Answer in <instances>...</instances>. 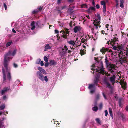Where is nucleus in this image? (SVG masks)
<instances>
[{
    "label": "nucleus",
    "instance_id": "obj_1",
    "mask_svg": "<svg viewBox=\"0 0 128 128\" xmlns=\"http://www.w3.org/2000/svg\"><path fill=\"white\" fill-rule=\"evenodd\" d=\"M105 62L106 64V67L108 70V73L105 71L102 65V64H101V68L96 70V71H98L99 72H101L104 75L106 76L107 75L108 76H110V74H112L113 75L110 78V80L112 84H114L115 82V78L116 77V72L114 71L115 69V66L112 64H111L110 62H109L107 57L105 58Z\"/></svg>",
    "mask_w": 128,
    "mask_h": 128
},
{
    "label": "nucleus",
    "instance_id": "obj_2",
    "mask_svg": "<svg viewBox=\"0 0 128 128\" xmlns=\"http://www.w3.org/2000/svg\"><path fill=\"white\" fill-rule=\"evenodd\" d=\"M16 50H15L12 54L11 51H10L5 55L4 60V67L7 69V66L9 64V61L12 58V57H11V56H14L16 54Z\"/></svg>",
    "mask_w": 128,
    "mask_h": 128
},
{
    "label": "nucleus",
    "instance_id": "obj_3",
    "mask_svg": "<svg viewBox=\"0 0 128 128\" xmlns=\"http://www.w3.org/2000/svg\"><path fill=\"white\" fill-rule=\"evenodd\" d=\"M97 65L96 64H93L91 67V69L92 70L94 71L93 72L94 73L95 72H97V76L96 77L95 80H94V85H95V86H98V83L99 81V78L100 77V73L103 74L101 72H99L98 71H96V70H98L99 68H100V67H98V66L96 67Z\"/></svg>",
    "mask_w": 128,
    "mask_h": 128
},
{
    "label": "nucleus",
    "instance_id": "obj_4",
    "mask_svg": "<svg viewBox=\"0 0 128 128\" xmlns=\"http://www.w3.org/2000/svg\"><path fill=\"white\" fill-rule=\"evenodd\" d=\"M100 18L101 17L100 15L99 14H97L96 19L94 21L93 24L94 25V27L93 28H91L93 32L94 33V30H97L98 27L99 28L100 27Z\"/></svg>",
    "mask_w": 128,
    "mask_h": 128
},
{
    "label": "nucleus",
    "instance_id": "obj_5",
    "mask_svg": "<svg viewBox=\"0 0 128 128\" xmlns=\"http://www.w3.org/2000/svg\"><path fill=\"white\" fill-rule=\"evenodd\" d=\"M6 69V74L5 72L4 69V68H2V70L3 74L4 81H5L6 80L8 82H10L11 80V75L10 71L8 69V66H7V68L4 67Z\"/></svg>",
    "mask_w": 128,
    "mask_h": 128
},
{
    "label": "nucleus",
    "instance_id": "obj_6",
    "mask_svg": "<svg viewBox=\"0 0 128 128\" xmlns=\"http://www.w3.org/2000/svg\"><path fill=\"white\" fill-rule=\"evenodd\" d=\"M37 76L38 78L42 82L45 81L46 82H48L49 80L47 76H44L43 74L40 72H37Z\"/></svg>",
    "mask_w": 128,
    "mask_h": 128
},
{
    "label": "nucleus",
    "instance_id": "obj_7",
    "mask_svg": "<svg viewBox=\"0 0 128 128\" xmlns=\"http://www.w3.org/2000/svg\"><path fill=\"white\" fill-rule=\"evenodd\" d=\"M60 33H62V36L64 38H66L69 34L68 30L67 28L62 30L60 32Z\"/></svg>",
    "mask_w": 128,
    "mask_h": 128
},
{
    "label": "nucleus",
    "instance_id": "obj_8",
    "mask_svg": "<svg viewBox=\"0 0 128 128\" xmlns=\"http://www.w3.org/2000/svg\"><path fill=\"white\" fill-rule=\"evenodd\" d=\"M78 38H76V41H74L72 40H71L70 41H68V42L71 45L72 47H72V48H73L74 47V46H75V45H77V44H75V43L80 42V41L78 40Z\"/></svg>",
    "mask_w": 128,
    "mask_h": 128
},
{
    "label": "nucleus",
    "instance_id": "obj_9",
    "mask_svg": "<svg viewBox=\"0 0 128 128\" xmlns=\"http://www.w3.org/2000/svg\"><path fill=\"white\" fill-rule=\"evenodd\" d=\"M88 88L90 90V94H92L95 92L96 90V87L95 86V85H94L93 84H90L89 85Z\"/></svg>",
    "mask_w": 128,
    "mask_h": 128
},
{
    "label": "nucleus",
    "instance_id": "obj_10",
    "mask_svg": "<svg viewBox=\"0 0 128 128\" xmlns=\"http://www.w3.org/2000/svg\"><path fill=\"white\" fill-rule=\"evenodd\" d=\"M120 54L122 55L123 58H126L128 56V50H124L123 51L120 52Z\"/></svg>",
    "mask_w": 128,
    "mask_h": 128
},
{
    "label": "nucleus",
    "instance_id": "obj_11",
    "mask_svg": "<svg viewBox=\"0 0 128 128\" xmlns=\"http://www.w3.org/2000/svg\"><path fill=\"white\" fill-rule=\"evenodd\" d=\"M10 89V87H6L4 88V89L1 91V94L3 95L5 94L7 92L9 91Z\"/></svg>",
    "mask_w": 128,
    "mask_h": 128
},
{
    "label": "nucleus",
    "instance_id": "obj_12",
    "mask_svg": "<svg viewBox=\"0 0 128 128\" xmlns=\"http://www.w3.org/2000/svg\"><path fill=\"white\" fill-rule=\"evenodd\" d=\"M82 29V28L80 26H76L74 29V32L76 33L78 32L81 30Z\"/></svg>",
    "mask_w": 128,
    "mask_h": 128
},
{
    "label": "nucleus",
    "instance_id": "obj_13",
    "mask_svg": "<svg viewBox=\"0 0 128 128\" xmlns=\"http://www.w3.org/2000/svg\"><path fill=\"white\" fill-rule=\"evenodd\" d=\"M52 48L51 45L49 44H47L46 45L44 50V51H48V50H50Z\"/></svg>",
    "mask_w": 128,
    "mask_h": 128
},
{
    "label": "nucleus",
    "instance_id": "obj_14",
    "mask_svg": "<svg viewBox=\"0 0 128 128\" xmlns=\"http://www.w3.org/2000/svg\"><path fill=\"white\" fill-rule=\"evenodd\" d=\"M104 82L105 84L107 85V87L109 88H111V86L110 83L108 81L107 79L105 78L104 80Z\"/></svg>",
    "mask_w": 128,
    "mask_h": 128
},
{
    "label": "nucleus",
    "instance_id": "obj_15",
    "mask_svg": "<svg viewBox=\"0 0 128 128\" xmlns=\"http://www.w3.org/2000/svg\"><path fill=\"white\" fill-rule=\"evenodd\" d=\"M112 40L111 43L112 45H114V44H116V42H117L118 40V38H113Z\"/></svg>",
    "mask_w": 128,
    "mask_h": 128
},
{
    "label": "nucleus",
    "instance_id": "obj_16",
    "mask_svg": "<svg viewBox=\"0 0 128 128\" xmlns=\"http://www.w3.org/2000/svg\"><path fill=\"white\" fill-rule=\"evenodd\" d=\"M38 70L40 71L39 72L44 74H46V71L42 68L39 67L38 68Z\"/></svg>",
    "mask_w": 128,
    "mask_h": 128
},
{
    "label": "nucleus",
    "instance_id": "obj_17",
    "mask_svg": "<svg viewBox=\"0 0 128 128\" xmlns=\"http://www.w3.org/2000/svg\"><path fill=\"white\" fill-rule=\"evenodd\" d=\"M95 8L94 7H90L88 9V11L89 13H92L95 11Z\"/></svg>",
    "mask_w": 128,
    "mask_h": 128
},
{
    "label": "nucleus",
    "instance_id": "obj_18",
    "mask_svg": "<svg viewBox=\"0 0 128 128\" xmlns=\"http://www.w3.org/2000/svg\"><path fill=\"white\" fill-rule=\"evenodd\" d=\"M123 58V57L120 58L119 62L120 63L122 64L124 63H125L126 62V59L125 58Z\"/></svg>",
    "mask_w": 128,
    "mask_h": 128
},
{
    "label": "nucleus",
    "instance_id": "obj_19",
    "mask_svg": "<svg viewBox=\"0 0 128 128\" xmlns=\"http://www.w3.org/2000/svg\"><path fill=\"white\" fill-rule=\"evenodd\" d=\"M124 50V46H118V50L120 53V52L123 51Z\"/></svg>",
    "mask_w": 128,
    "mask_h": 128
},
{
    "label": "nucleus",
    "instance_id": "obj_20",
    "mask_svg": "<svg viewBox=\"0 0 128 128\" xmlns=\"http://www.w3.org/2000/svg\"><path fill=\"white\" fill-rule=\"evenodd\" d=\"M98 32L96 33H95L94 35L93 36L92 38L93 40H95L98 39Z\"/></svg>",
    "mask_w": 128,
    "mask_h": 128
},
{
    "label": "nucleus",
    "instance_id": "obj_21",
    "mask_svg": "<svg viewBox=\"0 0 128 128\" xmlns=\"http://www.w3.org/2000/svg\"><path fill=\"white\" fill-rule=\"evenodd\" d=\"M36 22H33L31 24V26L32 28H31V30H33L36 28Z\"/></svg>",
    "mask_w": 128,
    "mask_h": 128
},
{
    "label": "nucleus",
    "instance_id": "obj_22",
    "mask_svg": "<svg viewBox=\"0 0 128 128\" xmlns=\"http://www.w3.org/2000/svg\"><path fill=\"white\" fill-rule=\"evenodd\" d=\"M62 50L63 53L64 54H65L67 51L68 48L66 46H64L62 48Z\"/></svg>",
    "mask_w": 128,
    "mask_h": 128
},
{
    "label": "nucleus",
    "instance_id": "obj_23",
    "mask_svg": "<svg viewBox=\"0 0 128 128\" xmlns=\"http://www.w3.org/2000/svg\"><path fill=\"white\" fill-rule=\"evenodd\" d=\"M97 104V102H96L94 104V105L95 106L94 107H93L92 108L93 110L96 112H97L98 110V108L96 106Z\"/></svg>",
    "mask_w": 128,
    "mask_h": 128
},
{
    "label": "nucleus",
    "instance_id": "obj_24",
    "mask_svg": "<svg viewBox=\"0 0 128 128\" xmlns=\"http://www.w3.org/2000/svg\"><path fill=\"white\" fill-rule=\"evenodd\" d=\"M56 64V62L54 60H51L49 64L50 65H55Z\"/></svg>",
    "mask_w": 128,
    "mask_h": 128
},
{
    "label": "nucleus",
    "instance_id": "obj_25",
    "mask_svg": "<svg viewBox=\"0 0 128 128\" xmlns=\"http://www.w3.org/2000/svg\"><path fill=\"white\" fill-rule=\"evenodd\" d=\"M120 84L122 87L124 86V89L126 88V83L125 82H120Z\"/></svg>",
    "mask_w": 128,
    "mask_h": 128
},
{
    "label": "nucleus",
    "instance_id": "obj_26",
    "mask_svg": "<svg viewBox=\"0 0 128 128\" xmlns=\"http://www.w3.org/2000/svg\"><path fill=\"white\" fill-rule=\"evenodd\" d=\"M109 112L110 116L113 118V115L112 110L111 108H109Z\"/></svg>",
    "mask_w": 128,
    "mask_h": 128
},
{
    "label": "nucleus",
    "instance_id": "obj_27",
    "mask_svg": "<svg viewBox=\"0 0 128 128\" xmlns=\"http://www.w3.org/2000/svg\"><path fill=\"white\" fill-rule=\"evenodd\" d=\"M95 120L98 124H99L100 125L102 124V122L99 118H96L95 119Z\"/></svg>",
    "mask_w": 128,
    "mask_h": 128
},
{
    "label": "nucleus",
    "instance_id": "obj_28",
    "mask_svg": "<svg viewBox=\"0 0 128 128\" xmlns=\"http://www.w3.org/2000/svg\"><path fill=\"white\" fill-rule=\"evenodd\" d=\"M5 107V105L4 104H3L0 106V110H2L4 109Z\"/></svg>",
    "mask_w": 128,
    "mask_h": 128
},
{
    "label": "nucleus",
    "instance_id": "obj_29",
    "mask_svg": "<svg viewBox=\"0 0 128 128\" xmlns=\"http://www.w3.org/2000/svg\"><path fill=\"white\" fill-rule=\"evenodd\" d=\"M100 94H97L96 95V100L97 101L98 100H99V99L100 98Z\"/></svg>",
    "mask_w": 128,
    "mask_h": 128
},
{
    "label": "nucleus",
    "instance_id": "obj_30",
    "mask_svg": "<svg viewBox=\"0 0 128 128\" xmlns=\"http://www.w3.org/2000/svg\"><path fill=\"white\" fill-rule=\"evenodd\" d=\"M106 49L104 48H102L100 50V51L101 52H102L103 53H104V54L105 53V52H106Z\"/></svg>",
    "mask_w": 128,
    "mask_h": 128
},
{
    "label": "nucleus",
    "instance_id": "obj_31",
    "mask_svg": "<svg viewBox=\"0 0 128 128\" xmlns=\"http://www.w3.org/2000/svg\"><path fill=\"white\" fill-rule=\"evenodd\" d=\"M44 59L45 61L46 62H48V60L47 57L46 56H45L44 58Z\"/></svg>",
    "mask_w": 128,
    "mask_h": 128
},
{
    "label": "nucleus",
    "instance_id": "obj_32",
    "mask_svg": "<svg viewBox=\"0 0 128 128\" xmlns=\"http://www.w3.org/2000/svg\"><path fill=\"white\" fill-rule=\"evenodd\" d=\"M41 61V60L40 59H39L37 60L36 62V63L37 64H39Z\"/></svg>",
    "mask_w": 128,
    "mask_h": 128
},
{
    "label": "nucleus",
    "instance_id": "obj_33",
    "mask_svg": "<svg viewBox=\"0 0 128 128\" xmlns=\"http://www.w3.org/2000/svg\"><path fill=\"white\" fill-rule=\"evenodd\" d=\"M12 42H8L6 45V47H8L10 46L11 44L12 43Z\"/></svg>",
    "mask_w": 128,
    "mask_h": 128
},
{
    "label": "nucleus",
    "instance_id": "obj_34",
    "mask_svg": "<svg viewBox=\"0 0 128 128\" xmlns=\"http://www.w3.org/2000/svg\"><path fill=\"white\" fill-rule=\"evenodd\" d=\"M75 7V6H73L72 8H70L68 9V11L71 12L72 10H73L74 8Z\"/></svg>",
    "mask_w": 128,
    "mask_h": 128
},
{
    "label": "nucleus",
    "instance_id": "obj_35",
    "mask_svg": "<svg viewBox=\"0 0 128 128\" xmlns=\"http://www.w3.org/2000/svg\"><path fill=\"white\" fill-rule=\"evenodd\" d=\"M38 12V10L37 9L34 10L32 12L33 14H35L37 13Z\"/></svg>",
    "mask_w": 128,
    "mask_h": 128
},
{
    "label": "nucleus",
    "instance_id": "obj_36",
    "mask_svg": "<svg viewBox=\"0 0 128 128\" xmlns=\"http://www.w3.org/2000/svg\"><path fill=\"white\" fill-rule=\"evenodd\" d=\"M38 12V10L37 9L34 10L32 12L33 14H35L37 13Z\"/></svg>",
    "mask_w": 128,
    "mask_h": 128
},
{
    "label": "nucleus",
    "instance_id": "obj_37",
    "mask_svg": "<svg viewBox=\"0 0 128 128\" xmlns=\"http://www.w3.org/2000/svg\"><path fill=\"white\" fill-rule=\"evenodd\" d=\"M81 8H87V6L86 4H83L81 5Z\"/></svg>",
    "mask_w": 128,
    "mask_h": 128
},
{
    "label": "nucleus",
    "instance_id": "obj_38",
    "mask_svg": "<svg viewBox=\"0 0 128 128\" xmlns=\"http://www.w3.org/2000/svg\"><path fill=\"white\" fill-rule=\"evenodd\" d=\"M106 12V6H103V12L104 13H105Z\"/></svg>",
    "mask_w": 128,
    "mask_h": 128
},
{
    "label": "nucleus",
    "instance_id": "obj_39",
    "mask_svg": "<svg viewBox=\"0 0 128 128\" xmlns=\"http://www.w3.org/2000/svg\"><path fill=\"white\" fill-rule=\"evenodd\" d=\"M113 49L115 50H118V46H114V44Z\"/></svg>",
    "mask_w": 128,
    "mask_h": 128
},
{
    "label": "nucleus",
    "instance_id": "obj_40",
    "mask_svg": "<svg viewBox=\"0 0 128 128\" xmlns=\"http://www.w3.org/2000/svg\"><path fill=\"white\" fill-rule=\"evenodd\" d=\"M103 106V104L102 103H101L99 105V107L100 110H101Z\"/></svg>",
    "mask_w": 128,
    "mask_h": 128
},
{
    "label": "nucleus",
    "instance_id": "obj_41",
    "mask_svg": "<svg viewBox=\"0 0 128 128\" xmlns=\"http://www.w3.org/2000/svg\"><path fill=\"white\" fill-rule=\"evenodd\" d=\"M80 54L81 56H82L85 54V52L82 50H81L80 51Z\"/></svg>",
    "mask_w": 128,
    "mask_h": 128
},
{
    "label": "nucleus",
    "instance_id": "obj_42",
    "mask_svg": "<svg viewBox=\"0 0 128 128\" xmlns=\"http://www.w3.org/2000/svg\"><path fill=\"white\" fill-rule=\"evenodd\" d=\"M101 4L102 5H103V6H106V3L104 1H102L101 2Z\"/></svg>",
    "mask_w": 128,
    "mask_h": 128
},
{
    "label": "nucleus",
    "instance_id": "obj_43",
    "mask_svg": "<svg viewBox=\"0 0 128 128\" xmlns=\"http://www.w3.org/2000/svg\"><path fill=\"white\" fill-rule=\"evenodd\" d=\"M8 97L6 96H4L2 97V99L4 100H5L7 99Z\"/></svg>",
    "mask_w": 128,
    "mask_h": 128
},
{
    "label": "nucleus",
    "instance_id": "obj_44",
    "mask_svg": "<svg viewBox=\"0 0 128 128\" xmlns=\"http://www.w3.org/2000/svg\"><path fill=\"white\" fill-rule=\"evenodd\" d=\"M42 9V7L41 6L40 8H38L37 9L38 10V12L41 11Z\"/></svg>",
    "mask_w": 128,
    "mask_h": 128
},
{
    "label": "nucleus",
    "instance_id": "obj_45",
    "mask_svg": "<svg viewBox=\"0 0 128 128\" xmlns=\"http://www.w3.org/2000/svg\"><path fill=\"white\" fill-rule=\"evenodd\" d=\"M5 8V10H7V5L5 3L3 4Z\"/></svg>",
    "mask_w": 128,
    "mask_h": 128
},
{
    "label": "nucleus",
    "instance_id": "obj_46",
    "mask_svg": "<svg viewBox=\"0 0 128 128\" xmlns=\"http://www.w3.org/2000/svg\"><path fill=\"white\" fill-rule=\"evenodd\" d=\"M62 0H58L57 2V4H60L62 2Z\"/></svg>",
    "mask_w": 128,
    "mask_h": 128
},
{
    "label": "nucleus",
    "instance_id": "obj_47",
    "mask_svg": "<svg viewBox=\"0 0 128 128\" xmlns=\"http://www.w3.org/2000/svg\"><path fill=\"white\" fill-rule=\"evenodd\" d=\"M105 116H107L108 114V111L107 110H106L105 111Z\"/></svg>",
    "mask_w": 128,
    "mask_h": 128
},
{
    "label": "nucleus",
    "instance_id": "obj_48",
    "mask_svg": "<svg viewBox=\"0 0 128 128\" xmlns=\"http://www.w3.org/2000/svg\"><path fill=\"white\" fill-rule=\"evenodd\" d=\"M102 94H103V96L104 97V99L106 100V99L107 98H106V96L105 94H104V92H103L102 93Z\"/></svg>",
    "mask_w": 128,
    "mask_h": 128
},
{
    "label": "nucleus",
    "instance_id": "obj_49",
    "mask_svg": "<svg viewBox=\"0 0 128 128\" xmlns=\"http://www.w3.org/2000/svg\"><path fill=\"white\" fill-rule=\"evenodd\" d=\"M49 64V63H48V62H46L45 64V66L46 67H48Z\"/></svg>",
    "mask_w": 128,
    "mask_h": 128
},
{
    "label": "nucleus",
    "instance_id": "obj_50",
    "mask_svg": "<svg viewBox=\"0 0 128 128\" xmlns=\"http://www.w3.org/2000/svg\"><path fill=\"white\" fill-rule=\"evenodd\" d=\"M40 63V65L41 66H44V64L43 61H41Z\"/></svg>",
    "mask_w": 128,
    "mask_h": 128
},
{
    "label": "nucleus",
    "instance_id": "obj_51",
    "mask_svg": "<svg viewBox=\"0 0 128 128\" xmlns=\"http://www.w3.org/2000/svg\"><path fill=\"white\" fill-rule=\"evenodd\" d=\"M5 112H0V116H1L2 114H3L4 115H5Z\"/></svg>",
    "mask_w": 128,
    "mask_h": 128
},
{
    "label": "nucleus",
    "instance_id": "obj_52",
    "mask_svg": "<svg viewBox=\"0 0 128 128\" xmlns=\"http://www.w3.org/2000/svg\"><path fill=\"white\" fill-rule=\"evenodd\" d=\"M20 81L19 80H17L16 82V84H20Z\"/></svg>",
    "mask_w": 128,
    "mask_h": 128
},
{
    "label": "nucleus",
    "instance_id": "obj_53",
    "mask_svg": "<svg viewBox=\"0 0 128 128\" xmlns=\"http://www.w3.org/2000/svg\"><path fill=\"white\" fill-rule=\"evenodd\" d=\"M123 4L124 3H120V7L122 8H123L124 7Z\"/></svg>",
    "mask_w": 128,
    "mask_h": 128
},
{
    "label": "nucleus",
    "instance_id": "obj_54",
    "mask_svg": "<svg viewBox=\"0 0 128 128\" xmlns=\"http://www.w3.org/2000/svg\"><path fill=\"white\" fill-rule=\"evenodd\" d=\"M73 22H70V26L71 28H72V23Z\"/></svg>",
    "mask_w": 128,
    "mask_h": 128
},
{
    "label": "nucleus",
    "instance_id": "obj_55",
    "mask_svg": "<svg viewBox=\"0 0 128 128\" xmlns=\"http://www.w3.org/2000/svg\"><path fill=\"white\" fill-rule=\"evenodd\" d=\"M109 25L108 24H107L105 26V27H106V28H107V29L108 30H109V29L108 28H109Z\"/></svg>",
    "mask_w": 128,
    "mask_h": 128
},
{
    "label": "nucleus",
    "instance_id": "obj_56",
    "mask_svg": "<svg viewBox=\"0 0 128 128\" xmlns=\"http://www.w3.org/2000/svg\"><path fill=\"white\" fill-rule=\"evenodd\" d=\"M96 8L98 9H99L100 8V5L98 4L96 5Z\"/></svg>",
    "mask_w": 128,
    "mask_h": 128
},
{
    "label": "nucleus",
    "instance_id": "obj_57",
    "mask_svg": "<svg viewBox=\"0 0 128 128\" xmlns=\"http://www.w3.org/2000/svg\"><path fill=\"white\" fill-rule=\"evenodd\" d=\"M92 4L93 6H95L96 5V3L94 2V1L93 0L92 2Z\"/></svg>",
    "mask_w": 128,
    "mask_h": 128
},
{
    "label": "nucleus",
    "instance_id": "obj_58",
    "mask_svg": "<svg viewBox=\"0 0 128 128\" xmlns=\"http://www.w3.org/2000/svg\"><path fill=\"white\" fill-rule=\"evenodd\" d=\"M85 88L84 87H82L80 89V90L81 91H83L84 90Z\"/></svg>",
    "mask_w": 128,
    "mask_h": 128
},
{
    "label": "nucleus",
    "instance_id": "obj_59",
    "mask_svg": "<svg viewBox=\"0 0 128 128\" xmlns=\"http://www.w3.org/2000/svg\"><path fill=\"white\" fill-rule=\"evenodd\" d=\"M66 6H62V10L66 8Z\"/></svg>",
    "mask_w": 128,
    "mask_h": 128
},
{
    "label": "nucleus",
    "instance_id": "obj_60",
    "mask_svg": "<svg viewBox=\"0 0 128 128\" xmlns=\"http://www.w3.org/2000/svg\"><path fill=\"white\" fill-rule=\"evenodd\" d=\"M14 67L15 68H17L18 67V65L17 64H14Z\"/></svg>",
    "mask_w": 128,
    "mask_h": 128
},
{
    "label": "nucleus",
    "instance_id": "obj_61",
    "mask_svg": "<svg viewBox=\"0 0 128 128\" xmlns=\"http://www.w3.org/2000/svg\"><path fill=\"white\" fill-rule=\"evenodd\" d=\"M122 98L120 99L119 101V103H122Z\"/></svg>",
    "mask_w": 128,
    "mask_h": 128
},
{
    "label": "nucleus",
    "instance_id": "obj_62",
    "mask_svg": "<svg viewBox=\"0 0 128 128\" xmlns=\"http://www.w3.org/2000/svg\"><path fill=\"white\" fill-rule=\"evenodd\" d=\"M0 128H5L4 125H2H2L0 126Z\"/></svg>",
    "mask_w": 128,
    "mask_h": 128
},
{
    "label": "nucleus",
    "instance_id": "obj_63",
    "mask_svg": "<svg viewBox=\"0 0 128 128\" xmlns=\"http://www.w3.org/2000/svg\"><path fill=\"white\" fill-rule=\"evenodd\" d=\"M55 33L56 34H58L59 32L57 30H55Z\"/></svg>",
    "mask_w": 128,
    "mask_h": 128
},
{
    "label": "nucleus",
    "instance_id": "obj_64",
    "mask_svg": "<svg viewBox=\"0 0 128 128\" xmlns=\"http://www.w3.org/2000/svg\"><path fill=\"white\" fill-rule=\"evenodd\" d=\"M126 110L127 112H128V106H127L126 107Z\"/></svg>",
    "mask_w": 128,
    "mask_h": 128
}]
</instances>
